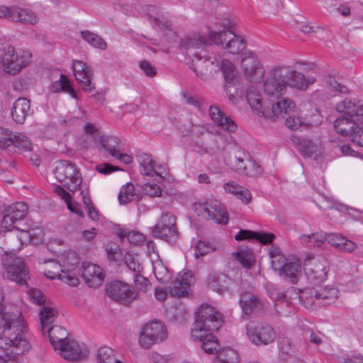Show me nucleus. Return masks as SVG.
I'll use <instances>...</instances> for the list:
<instances>
[{"instance_id":"nucleus-20","label":"nucleus","mask_w":363,"mask_h":363,"mask_svg":"<svg viewBox=\"0 0 363 363\" xmlns=\"http://www.w3.org/2000/svg\"><path fill=\"white\" fill-rule=\"evenodd\" d=\"M279 76H284L286 85L299 90L306 89L311 84H313L315 78L313 77H306L289 67H281Z\"/></svg>"},{"instance_id":"nucleus-14","label":"nucleus","mask_w":363,"mask_h":363,"mask_svg":"<svg viewBox=\"0 0 363 363\" xmlns=\"http://www.w3.org/2000/svg\"><path fill=\"white\" fill-rule=\"evenodd\" d=\"M106 293L116 301L128 305L138 297V293L128 284L121 281H113L106 286Z\"/></svg>"},{"instance_id":"nucleus-41","label":"nucleus","mask_w":363,"mask_h":363,"mask_svg":"<svg viewBox=\"0 0 363 363\" xmlns=\"http://www.w3.org/2000/svg\"><path fill=\"white\" fill-rule=\"evenodd\" d=\"M57 311L52 307L43 306L39 312L40 328L42 333L48 330L52 326L56 318L57 317Z\"/></svg>"},{"instance_id":"nucleus-61","label":"nucleus","mask_w":363,"mask_h":363,"mask_svg":"<svg viewBox=\"0 0 363 363\" xmlns=\"http://www.w3.org/2000/svg\"><path fill=\"white\" fill-rule=\"evenodd\" d=\"M108 257L113 261L118 262L122 259V251L118 245L111 243L106 247Z\"/></svg>"},{"instance_id":"nucleus-27","label":"nucleus","mask_w":363,"mask_h":363,"mask_svg":"<svg viewBox=\"0 0 363 363\" xmlns=\"http://www.w3.org/2000/svg\"><path fill=\"white\" fill-rule=\"evenodd\" d=\"M209 116L218 126L227 132L233 133L237 129V125L233 121L228 117L223 111L217 106L209 107Z\"/></svg>"},{"instance_id":"nucleus-7","label":"nucleus","mask_w":363,"mask_h":363,"mask_svg":"<svg viewBox=\"0 0 363 363\" xmlns=\"http://www.w3.org/2000/svg\"><path fill=\"white\" fill-rule=\"evenodd\" d=\"M2 274L5 279L26 286L29 269L24 259L13 252H4L1 257Z\"/></svg>"},{"instance_id":"nucleus-15","label":"nucleus","mask_w":363,"mask_h":363,"mask_svg":"<svg viewBox=\"0 0 363 363\" xmlns=\"http://www.w3.org/2000/svg\"><path fill=\"white\" fill-rule=\"evenodd\" d=\"M97 147L99 151L108 153L111 157L118 161L128 164L133 161L132 157L126 153H123L120 149L119 140L118 138L103 134L98 140Z\"/></svg>"},{"instance_id":"nucleus-35","label":"nucleus","mask_w":363,"mask_h":363,"mask_svg":"<svg viewBox=\"0 0 363 363\" xmlns=\"http://www.w3.org/2000/svg\"><path fill=\"white\" fill-rule=\"evenodd\" d=\"M298 149L305 157L313 156L314 159H317L322 152V146L319 138L314 140L303 138L299 142Z\"/></svg>"},{"instance_id":"nucleus-25","label":"nucleus","mask_w":363,"mask_h":363,"mask_svg":"<svg viewBox=\"0 0 363 363\" xmlns=\"http://www.w3.org/2000/svg\"><path fill=\"white\" fill-rule=\"evenodd\" d=\"M208 217L216 223L225 225L228 223V213L223 205L217 200H208L203 205Z\"/></svg>"},{"instance_id":"nucleus-17","label":"nucleus","mask_w":363,"mask_h":363,"mask_svg":"<svg viewBox=\"0 0 363 363\" xmlns=\"http://www.w3.org/2000/svg\"><path fill=\"white\" fill-rule=\"evenodd\" d=\"M281 67L272 69L271 74L264 83V91L268 96V101L282 96L286 89L284 76H279Z\"/></svg>"},{"instance_id":"nucleus-53","label":"nucleus","mask_w":363,"mask_h":363,"mask_svg":"<svg viewBox=\"0 0 363 363\" xmlns=\"http://www.w3.org/2000/svg\"><path fill=\"white\" fill-rule=\"evenodd\" d=\"M301 242L306 247H320L325 241V235L323 233H315L301 236Z\"/></svg>"},{"instance_id":"nucleus-6","label":"nucleus","mask_w":363,"mask_h":363,"mask_svg":"<svg viewBox=\"0 0 363 363\" xmlns=\"http://www.w3.org/2000/svg\"><path fill=\"white\" fill-rule=\"evenodd\" d=\"M31 61V54L27 50H16L9 43H0V71L16 75Z\"/></svg>"},{"instance_id":"nucleus-26","label":"nucleus","mask_w":363,"mask_h":363,"mask_svg":"<svg viewBox=\"0 0 363 363\" xmlns=\"http://www.w3.org/2000/svg\"><path fill=\"white\" fill-rule=\"evenodd\" d=\"M246 98L251 108L259 116L263 117L269 101L264 100L260 91L254 86L247 90Z\"/></svg>"},{"instance_id":"nucleus-62","label":"nucleus","mask_w":363,"mask_h":363,"mask_svg":"<svg viewBox=\"0 0 363 363\" xmlns=\"http://www.w3.org/2000/svg\"><path fill=\"white\" fill-rule=\"evenodd\" d=\"M13 134L14 133L8 128L0 127V147L11 146Z\"/></svg>"},{"instance_id":"nucleus-63","label":"nucleus","mask_w":363,"mask_h":363,"mask_svg":"<svg viewBox=\"0 0 363 363\" xmlns=\"http://www.w3.org/2000/svg\"><path fill=\"white\" fill-rule=\"evenodd\" d=\"M134 283L135 286L142 291H147L150 288L149 280L141 274V272L134 274Z\"/></svg>"},{"instance_id":"nucleus-19","label":"nucleus","mask_w":363,"mask_h":363,"mask_svg":"<svg viewBox=\"0 0 363 363\" xmlns=\"http://www.w3.org/2000/svg\"><path fill=\"white\" fill-rule=\"evenodd\" d=\"M57 352L62 358L71 361L84 359L89 354V350L84 344L71 338H68Z\"/></svg>"},{"instance_id":"nucleus-57","label":"nucleus","mask_w":363,"mask_h":363,"mask_svg":"<svg viewBox=\"0 0 363 363\" xmlns=\"http://www.w3.org/2000/svg\"><path fill=\"white\" fill-rule=\"evenodd\" d=\"M125 263L130 270L135 274L142 272L143 266L138 259V255L131 252H128L124 257Z\"/></svg>"},{"instance_id":"nucleus-23","label":"nucleus","mask_w":363,"mask_h":363,"mask_svg":"<svg viewBox=\"0 0 363 363\" xmlns=\"http://www.w3.org/2000/svg\"><path fill=\"white\" fill-rule=\"evenodd\" d=\"M72 69L77 81L83 86V89L92 91L94 86L91 84L92 72L90 67L82 61L73 60Z\"/></svg>"},{"instance_id":"nucleus-34","label":"nucleus","mask_w":363,"mask_h":363,"mask_svg":"<svg viewBox=\"0 0 363 363\" xmlns=\"http://www.w3.org/2000/svg\"><path fill=\"white\" fill-rule=\"evenodd\" d=\"M43 334L44 336H48L50 342L55 351L62 348V344L69 338L67 330L60 325H53Z\"/></svg>"},{"instance_id":"nucleus-5","label":"nucleus","mask_w":363,"mask_h":363,"mask_svg":"<svg viewBox=\"0 0 363 363\" xmlns=\"http://www.w3.org/2000/svg\"><path fill=\"white\" fill-rule=\"evenodd\" d=\"M206 44L205 38L199 33H194L182 39L180 48L186 52L188 58L186 63L194 70L197 77H201L208 71L213 61L203 57L195 49H199Z\"/></svg>"},{"instance_id":"nucleus-40","label":"nucleus","mask_w":363,"mask_h":363,"mask_svg":"<svg viewBox=\"0 0 363 363\" xmlns=\"http://www.w3.org/2000/svg\"><path fill=\"white\" fill-rule=\"evenodd\" d=\"M249 160V155L244 150H235L225 159V161L231 169L239 172Z\"/></svg>"},{"instance_id":"nucleus-50","label":"nucleus","mask_w":363,"mask_h":363,"mask_svg":"<svg viewBox=\"0 0 363 363\" xmlns=\"http://www.w3.org/2000/svg\"><path fill=\"white\" fill-rule=\"evenodd\" d=\"M12 145L23 152H30L33 148L30 139L26 134L18 132H15L13 134Z\"/></svg>"},{"instance_id":"nucleus-16","label":"nucleus","mask_w":363,"mask_h":363,"mask_svg":"<svg viewBox=\"0 0 363 363\" xmlns=\"http://www.w3.org/2000/svg\"><path fill=\"white\" fill-rule=\"evenodd\" d=\"M220 70L224 79L223 89L228 96L229 100L235 101L238 92L236 90V94L231 93V87L235 86L238 76V69L235 65L228 59L223 58L219 64Z\"/></svg>"},{"instance_id":"nucleus-4","label":"nucleus","mask_w":363,"mask_h":363,"mask_svg":"<svg viewBox=\"0 0 363 363\" xmlns=\"http://www.w3.org/2000/svg\"><path fill=\"white\" fill-rule=\"evenodd\" d=\"M235 23L229 17L216 20L208 28L210 43L222 45L231 55L241 54L245 50V40L234 33Z\"/></svg>"},{"instance_id":"nucleus-13","label":"nucleus","mask_w":363,"mask_h":363,"mask_svg":"<svg viewBox=\"0 0 363 363\" xmlns=\"http://www.w3.org/2000/svg\"><path fill=\"white\" fill-rule=\"evenodd\" d=\"M240 66L246 77L251 81L259 80L264 74L263 65L257 55L250 50H246L242 53Z\"/></svg>"},{"instance_id":"nucleus-46","label":"nucleus","mask_w":363,"mask_h":363,"mask_svg":"<svg viewBox=\"0 0 363 363\" xmlns=\"http://www.w3.org/2000/svg\"><path fill=\"white\" fill-rule=\"evenodd\" d=\"M317 299L325 301L328 303L335 302L339 297V290L333 286H326L315 291Z\"/></svg>"},{"instance_id":"nucleus-24","label":"nucleus","mask_w":363,"mask_h":363,"mask_svg":"<svg viewBox=\"0 0 363 363\" xmlns=\"http://www.w3.org/2000/svg\"><path fill=\"white\" fill-rule=\"evenodd\" d=\"M82 277L90 287H98L104 281L103 269L97 264L85 262L82 265Z\"/></svg>"},{"instance_id":"nucleus-28","label":"nucleus","mask_w":363,"mask_h":363,"mask_svg":"<svg viewBox=\"0 0 363 363\" xmlns=\"http://www.w3.org/2000/svg\"><path fill=\"white\" fill-rule=\"evenodd\" d=\"M61 266V272L66 275H73L77 277V271L79 262V257L74 251L64 252L60 257L58 262Z\"/></svg>"},{"instance_id":"nucleus-32","label":"nucleus","mask_w":363,"mask_h":363,"mask_svg":"<svg viewBox=\"0 0 363 363\" xmlns=\"http://www.w3.org/2000/svg\"><path fill=\"white\" fill-rule=\"evenodd\" d=\"M138 160L140 164V172L143 174L152 177H156L159 178V179H157L158 182L162 181L163 177L159 172V169H161V167L155 164L150 155L142 154L138 156Z\"/></svg>"},{"instance_id":"nucleus-30","label":"nucleus","mask_w":363,"mask_h":363,"mask_svg":"<svg viewBox=\"0 0 363 363\" xmlns=\"http://www.w3.org/2000/svg\"><path fill=\"white\" fill-rule=\"evenodd\" d=\"M240 305L245 315L259 313L266 308L263 301L249 294H242L240 299Z\"/></svg>"},{"instance_id":"nucleus-8","label":"nucleus","mask_w":363,"mask_h":363,"mask_svg":"<svg viewBox=\"0 0 363 363\" xmlns=\"http://www.w3.org/2000/svg\"><path fill=\"white\" fill-rule=\"evenodd\" d=\"M53 174L57 182L71 191H77L82 182L81 174L75 164L65 160L56 164Z\"/></svg>"},{"instance_id":"nucleus-37","label":"nucleus","mask_w":363,"mask_h":363,"mask_svg":"<svg viewBox=\"0 0 363 363\" xmlns=\"http://www.w3.org/2000/svg\"><path fill=\"white\" fill-rule=\"evenodd\" d=\"M30 110V101L25 98L18 99L11 109V116L13 121L22 124L24 123Z\"/></svg>"},{"instance_id":"nucleus-12","label":"nucleus","mask_w":363,"mask_h":363,"mask_svg":"<svg viewBox=\"0 0 363 363\" xmlns=\"http://www.w3.org/2000/svg\"><path fill=\"white\" fill-rule=\"evenodd\" d=\"M154 237L160 238L169 243H174L179 238L176 226V217L170 213L162 214L159 221L152 229Z\"/></svg>"},{"instance_id":"nucleus-55","label":"nucleus","mask_w":363,"mask_h":363,"mask_svg":"<svg viewBox=\"0 0 363 363\" xmlns=\"http://www.w3.org/2000/svg\"><path fill=\"white\" fill-rule=\"evenodd\" d=\"M28 213V206L24 202H17L11 205L8 210L9 213L16 220L23 219Z\"/></svg>"},{"instance_id":"nucleus-59","label":"nucleus","mask_w":363,"mask_h":363,"mask_svg":"<svg viewBox=\"0 0 363 363\" xmlns=\"http://www.w3.org/2000/svg\"><path fill=\"white\" fill-rule=\"evenodd\" d=\"M262 171L261 167L250 158V160L247 161L245 165L243 166V168L240 169L239 173L254 177L261 174Z\"/></svg>"},{"instance_id":"nucleus-45","label":"nucleus","mask_w":363,"mask_h":363,"mask_svg":"<svg viewBox=\"0 0 363 363\" xmlns=\"http://www.w3.org/2000/svg\"><path fill=\"white\" fill-rule=\"evenodd\" d=\"M238 354L236 350L230 347L219 350L212 363H238Z\"/></svg>"},{"instance_id":"nucleus-36","label":"nucleus","mask_w":363,"mask_h":363,"mask_svg":"<svg viewBox=\"0 0 363 363\" xmlns=\"http://www.w3.org/2000/svg\"><path fill=\"white\" fill-rule=\"evenodd\" d=\"M223 188L225 192L235 196L243 203L248 204L251 201V192L247 189L240 186L238 184L233 181H229L224 183Z\"/></svg>"},{"instance_id":"nucleus-1","label":"nucleus","mask_w":363,"mask_h":363,"mask_svg":"<svg viewBox=\"0 0 363 363\" xmlns=\"http://www.w3.org/2000/svg\"><path fill=\"white\" fill-rule=\"evenodd\" d=\"M32 335L22 318L16 312L0 313V363H11V359L28 352L32 347Z\"/></svg>"},{"instance_id":"nucleus-51","label":"nucleus","mask_w":363,"mask_h":363,"mask_svg":"<svg viewBox=\"0 0 363 363\" xmlns=\"http://www.w3.org/2000/svg\"><path fill=\"white\" fill-rule=\"evenodd\" d=\"M97 363H123L118 359L114 351L108 347H100L96 354Z\"/></svg>"},{"instance_id":"nucleus-47","label":"nucleus","mask_w":363,"mask_h":363,"mask_svg":"<svg viewBox=\"0 0 363 363\" xmlns=\"http://www.w3.org/2000/svg\"><path fill=\"white\" fill-rule=\"evenodd\" d=\"M235 259L245 268H250L255 262L253 253L247 247H240L233 254Z\"/></svg>"},{"instance_id":"nucleus-56","label":"nucleus","mask_w":363,"mask_h":363,"mask_svg":"<svg viewBox=\"0 0 363 363\" xmlns=\"http://www.w3.org/2000/svg\"><path fill=\"white\" fill-rule=\"evenodd\" d=\"M217 248L216 244L204 241H197L194 248V256L199 259L208 253L215 251Z\"/></svg>"},{"instance_id":"nucleus-18","label":"nucleus","mask_w":363,"mask_h":363,"mask_svg":"<svg viewBox=\"0 0 363 363\" xmlns=\"http://www.w3.org/2000/svg\"><path fill=\"white\" fill-rule=\"evenodd\" d=\"M296 108L294 102L283 96L269 100L264 116L268 118H275L290 114Z\"/></svg>"},{"instance_id":"nucleus-31","label":"nucleus","mask_w":363,"mask_h":363,"mask_svg":"<svg viewBox=\"0 0 363 363\" xmlns=\"http://www.w3.org/2000/svg\"><path fill=\"white\" fill-rule=\"evenodd\" d=\"M328 272V264L325 261L323 260L318 263L313 264L306 269V274L311 283L318 284L327 279Z\"/></svg>"},{"instance_id":"nucleus-42","label":"nucleus","mask_w":363,"mask_h":363,"mask_svg":"<svg viewBox=\"0 0 363 363\" xmlns=\"http://www.w3.org/2000/svg\"><path fill=\"white\" fill-rule=\"evenodd\" d=\"M55 192L62 199L66 204L67 209L75 214L84 217V213L79 203L72 199L70 194L60 186H55Z\"/></svg>"},{"instance_id":"nucleus-2","label":"nucleus","mask_w":363,"mask_h":363,"mask_svg":"<svg viewBox=\"0 0 363 363\" xmlns=\"http://www.w3.org/2000/svg\"><path fill=\"white\" fill-rule=\"evenodd\" d=\"M339 113L347 115L334 122L336 133L363 147V103L357 99H345L336 104Z\"/></svg>"},{"instance_id":"nucleus-48","label":"nucleus","mask_w":363,"mask_h":363,"mask_svg":"<svg viewBox=\"0 0 363 363\" xmlns=\"http://www.w3.org/2000/svg\"><path fill=\"white\" fill-rule=\"evenodd\" d=\"M269 256L272 268L276 271L281 270L288 262V257H286L281 250L276 246H272L270 248Z\"/></svg>"},{"instance_id":"nucleus-60","label":"nucleus","mask_w":363,"mask_h":363,"mask_svg":"<svg viewBox=\"0 0 363 363\" xmlns=\"http://www.w3.org/2000/svg\"><path fill=\"white\" fill-rule=\"evenodd\" d=\"M315 291L313 290H306L301 295L298 294H296V295L298 301L303 302L306 308H311L315 304V301L318 300L315 296Z\"/></svg>"},{"instance_id":"nucleus-39","label":"nucleus","mask_w":363,"mask_h":363,"mask_svg":"<svg viewBox=\"0 0 363 363\" xmlns=\"http://www.w3.org/2000/svg\"><path fill=\"white\" fill-rule=\"evenodd\" d=\"M236 240H242L245 239H256L264 245L272 243L275 236L272 233H256L247 230H240L235 236Z\"/></svg>"},{"instance_id":"nucleus-9","label":"nucleus","mask_w":363,"mask_h":363,"mask_svg":"<svg viewBox=\"0 0 363 363\" xmlns=\"http://www.w3.org/2000/svg\"><path fill=\"white\" fill-rule=\"evenodd\" d=\"M167 330L164 324L158 320L145 323L142 328L139 337V345L144 349H149L153 345L165 340Z\"/></svg>"},{"instance_id":"nucleus-22","label":"nucleus","mask_w":363,"mask_h":363,"mask_svg":"<svg viewBox=\"0 0 363 363\" xmlns=\"http://www.w3.org/2000/svg\"><path fill=\"white\" fill-rule=\"evenodd\" d=\"M195 279L191 272H181L169 289L172 296H186L189 293L190 286L194 283Z\"/></svg>"},{"instance_id":"nucleus-58","label":"nucleus","mask_w":363,"mask_h":363,"mask_svg":"<svg viewBox=\"0 0 363 363\" xmlns=\"http://www.w3.org/2000/svg\"><path fill=\"white\" fill-rule=\"evenodd\" d=\"M120 237L123 239L127 238L128 241L134 245H140L145 241V236L135 230H131L129 232L122 231L120 233Z\"/></svg>"},{"instance_id":"nucleus-54","label":"nucleus","mask_w":363,"mask_h":363,"mask_svg":"<svg viewBox=\"0 0 363 363\" xmlns=\"http://www.w3.org/2000/svg\"><path fill=\"white\" fill-rule=\"evenodd\" d=\"M81 194L82 195L83 203L87 210L89 218L94 222L99 221L101 216L94 206L90 197L89 196L88 192L83 190Z\"/></svg>"},{"instance_id":"nucleus-38","label":"nucleus","mask_w":363,"mask_h":363,"mask_svg":"<svg viewBox=\"0 0 363 363\" xmlns=\"http://www.w3.org/2000/svg\"><path fill=\"white\" fill-rule=\"evenodd\" d=\"M155 257H151L152 270L155 278L160 283H168L172 278V274L164 264L159 255L155 254Z\"/></svg>"},{"instance_id":"nucleus-64","label":"nucleus","mask_w":363,"mask_h":363,"mask_svg":"<svg viewBox=\"0 0 363 363\" xmlns=\"http://www.w3.org/2000/svg\"><path fill=\"white\" fill-rule=\"evenodd\" d=\"M286 125L294 130H298L302 127V125H305V122L300 116H289L286 119Z\"/></svg>"},{"instance_id":"nucleus-10","label":"nucleus","mask_w":363,"mask_h":363,"mask_svg":"<svg viewBox=\"0 0 363 363\" xmlns=\"http://www.w3.org/2000/svg\"><path fill=\"white\" fill-rule=\"evenodd\" d=\"M245 330L247 340L255 346L267 345L276 339L274 330L267 323L250 322Z\"/></svg>"},{"instance_id":"nucleus-52","label":"nucleus","mask_w":363,"mask_h":363,"mask_svg":"<svg viewBox=\"0 0 363 363\" xmlns=\"http://www.w3.org/2000/svg\"><path fill=\"white\" fill-rule=\"evenodd\" d=\"M118 201L121 204H125L138 198L133 184L128 183L120 190L118 196Z\"/></svg>"},{"instance_id":"nucleus-43","label":"nucleus","mask_w":363,"mask_h":363,"mask_svg":"<svg viewBox=\"0 0 363 363\" xmlns=\"http://www.w3.org/2000/svg\"><path fill=\"white\" fill-rule=\"evenodd\" d=\"M50 90L53 93H58L60 91L66 92L73 98L78 100L77 94L70 85V82L67 77L61 74L59 79L53 82L50 85Z\"/></svg>"},{"instance_id":"nucleus-49","label":"nucleus","mask_w":363,"mask_h":363,"mask_svg":"<svg viewBox=\"0 0 363 363\" xmlns=\"http://www.w3.org/2000/svg\"><path fill=\"white\" fill-rule=\"evenodd\" d=\"M80 36L85 42L95 48L104 50L107 48V44L104 40L96 33L89 30H82L80 32Z\"/></svg>"},{"instance_id":"nucleus-21","label":"nucleus","mask_w":363,"mask_h":363,"mask_svg":"<svg viewBox=\"0 0 363 363\" xmlns=\"http://www.w3.org/2000/svg\"><path fill=\"white\" fill-rule=\"evenodd\" d=\"M61 266L57 261L49 260L45 262L43 269L44 275L50 279H57L70 286H76L79 284L78 277H74L73 275H66L61 272Z\"/></svg>"},{"instance_id":"nucleus-3","label":"nucleus","mask_w":363,"mask_h":363,"mask_svg":"<svg viewBox=\"0 0 363 363\" xmlns=\"http://www.w3.org/2000/svg\"><path fill=\"white\" fill-rule=\"evenodd\" d=\"M222 323V315L208 304H202L198 309L191 337L201 342V348L206 353L212 354L217 350V340L208 332L218 330Z\"/></svg>"},{"instance_id":"nucleus-11","label":"nucleus","mask_w":363,"mask_h":363,"mask_svg":"<svg viewBox=\"0 0 363 363\" xmlns=\"http://www.w3.org/2000/svg\"><path fill=\"white\" fill-rule=\"evenodd\" d=\"M0 18H4L16 23L34 26L39 18L32 10L16 5H0Z\"/></svg>"},{"instance_id":"nucleus-33","label":"nucleus","mask_w":363,"mask_h":363,"mask_svg":"<svg viewBox=\"0 0 363 363\" xmlns=\"http://www.w3.org/2000/svg\"><path fill=\"white\" fill-rule=\"evenodd\" d=\"M279 271L288 277L292 284H296L299 277L301 275V262L295 256H289L288 262H286L283 268Z\"/></svg>"},{"instance_id":"nucleus-29","label":"nucleus","mask_w":363,"mask_h":363,"mask_svg":"<svg viewBox=\"0 0 363 363\" xmlns=\"http://www.w3.org/2000/svg\"><path fill=\"white\" fill-rule=\"evenodd\" d=\"M325 235V241L341 252L351 253L357 248V245L355 242L340 234L329 233Z\"/></svg>"},{"instance_id":"nucleus-44","label":"nucleus","mask_w":363,"mask_h":363,"mask_svg":"<svg viewBox=\"0 0 363 363\" xmlns=\"http://www.w3.org/2000/svg\"><path fill=\"white\" fill-rule=\"evenodd\" d=\"M231 280L225 275H213L208 279V285L213 290L219 294H223L228 291L230 287Z\"/></svg>"}]
</instances>
